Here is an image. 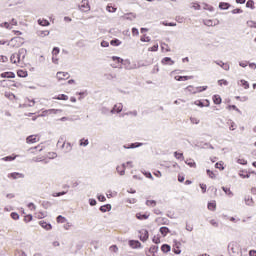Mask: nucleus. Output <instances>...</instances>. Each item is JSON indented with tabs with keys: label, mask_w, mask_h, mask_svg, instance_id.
Listing matches in <instances>:
<instances>
[{
	"label": "nucleus",
	"mask_w": 256,
	"mask_h": 256,
	"mask_svg": "<svg viewBox=\"0 0 256 256\" xmlns=\"http://www.w3.org/2000/svg\"><path fill=\"white\" fill-rule=\"evenodd\" d=\"M97 199L98 201H101V202L107 201V199L103 195H98Z\"/></svg>",
	"instance_id": "obj_63"
},
{
	"label": "nucleus",
	"mask_w": 256,
	"mask_h": 256,
	"mask_svg": "<svg viewBox=\"0 0 256 256\" xmlns=\"http://www.w3.org/2000/svg\"><path fill=\"white\" fill-rule=\"evenodd\" d=\"M245 203H246V205H248V206H251V205H253V198H245Z\"/></svg>",
	"instance_id": "obj_48"
},
{
	"label": "nucleus",
	"mask_w": 256,
	"mask_h": 256,
	"mask_svg": "<svg viewBox=\"0 0 256 256\" xmlns=\"http://www.w3.org/2000/svg\"><path fill=\"white\" fill-rule=\"evenodd\" d=\"M237 163H239L240 165H247V160L243 159V158H239L237 160Z\"/></svg>",
	"instance_id": "obj_52"
},
{
	"label": "nucleus",
	"mask_w": 256,
	"mask_h": 256,
	"mask_svg": "<svg viewBox=\"0 0 256 256\" xmlns=\"http://www.w3.org/2000/svg\"><path fill=\"white\" fill-rule=\"evenodd\" d=\"M39 225L45 229L46 231H51V229H53V227L51 226V224L45 222V221H40Z\"/></svg>",
	"instance_id": "obj_10"
},
{
	"label": "nucleus",
	"mask_w": 256,
	"mask_h": 256,
	"mask_svg": "<svg viewBox=\"0 0 256 256\" xmlns=\"http://www.w3.org/2000/svg\"><path fill=\"white\" fill-rule=\"evenodd\" d=\"M186 90L187 91H189V93H193V94H195V93H201V91L202 90H200V88H198V87H193V86H188L187 88H186Z\"/></svg>",
	"instance_id": "obj_13"
},
{
	"label": "nucleus",
	"mask_w": 256,
	"mask_h": 256,
	"mask_svg": "<svg viewBox=\"0 0 256 256\" xmlns=\"http://www.w3.org/2000/svg\"><path fill=\"white\" fill-rule=\"evenodd\" d=\"M227 125H230V127H229L230 131H235V129H237V125L235 124V122H233L231 120H229L227 122Z\"/></svg>",
	"instance_id": "obj_25"
},
{
	"label": "nucleus",
	"mask_w": 256,
	"mask_h": 256,
	"mask_svg": "<svg viewBox=\"0 0 256 256\" xmlns=\"http://www.w3.org/2000/svg\"><path fill=\"white\" fill-rule=\"evenodd\" d=\"M146 205H148V207H155V205H157V202H155L154 200H147Z\"/></svg>",
	"instance_id": "obj_41"
},
{
	"label": "nucleus",
	"mask_w": 256,
	"mask_h": 256,
	"mask_svg": "<svg viewBox=\"0 0 256 256\" xmlns=\"http://www.w3.org/2000/svg\"><path fill=\"white\" fill-rule=\"evenodd\" d=\"M149 239V232L147 230L140 231V241H147Z\"/></svg>",
	"instance_id": "obj_7"
},
{
	"label": "nucleus",
	"mask_w": 256,
	"mask_h": 256,
	"mask_svg": "<svg viewBox=\"0 0 256 256\" xmlns=\"http://www.w3.org/2000/svg\"><path fill=\"white\" fill-rule=\"evenodd\" d=\"M136 217L140 220V221H142L143 219H148L149 218V216H147V215H145V214H136Z\"/></svg>",
	"instance_id": "obj_44"
},
{
	"label": "nucleus",
	"mask_w": 256,
	"mask_h": 256,
	"mask_svg": "<svg viewBox=\"0 0 256 256\" xmlns=\"http://www.w3.org/2000/svg\"><path fill=\"white\" fill-rule=\"evenodd\" d=\"M11 217L14 219V221L19 220V214L17 212H12Z\"/></svg>",
	"instance_id": "obj_50"
},
{
	"label": "nucleus",
	"mask_w": 256,
	"mask_h": 256,
	"mask_svg": "<svg viewBox=\"0 0 256 256\" xmlns=\"http://www.w3.org/2000/svg\"><path fill=\"white\" fill-rule=\"evenodd\" d=\"M219 7L220 9H229V3L221 2Z\"/></svg>",
	"instance_id": "obj_47"
},
{
	"label": "nucleus",
	"mask_w": 256,
	"mask_h": 256,
	"mask_svg": "<svg viewBox=\"0 0 256 256\" xmlns=\"http://www.w3.org/2000/svg\"><path fill=\"white\" fill-rule=\"evenodd\" d=\"M46 113H48V115H57V113H63V110H61V109H48V110H46Z\"/></svg>",
	"instance_id": "obj_15"
},
{
	"label": "nucleus",
	"mask_w": 256,
	"mask_h": 256,
	"mask_svg": "<svg viewBox=\"0 0 256 256\" xmlns=\"http://www.w3.org/2000/svg\"><path fill=\"white\" fill-rule=\"evenodd\" d=\"M62 147L66 148V153H69V151H71V149H73V147L71 146V143H65L63 142Z\"/></svg>",
	"instance_id": "obj_27"
},
{
	"label": "nucleus",
	"mask_w": 256,
	"mask_h": 256,
	"mask_svg": "<svg viewBox=\"0 0 256 256\" xmlns=\"http://www.w3.org/2000/svg\"><path fill=\"white\" fill-rule=\"evenodd\" d=\"M129 245L132 247V249H139V247H141V242L137 240H130Z\"/></svg>",
	"instance_id": "obj_9"
},
{
	"label": "nucleus",
	"mask_w": 256,
	"mask_h": 256,
	"mask_svg": "<svg viewBox=\"0 0 256 256\" xmlns=\"http://www.w3.org/2000/svg\"><path fill=\"white\" fill-rule=\"evenodd\" d=\"M238 85H241V87H244V89H249V82L245 80H240V83Z\"/></svg>",
	"instance_id": "obj_30"
},
{
	"label": "nucleus",
	"mask_w": 256,
	"mask_h": 256,
	"mask_svg": "<svg viewBox=\"0 0 256 256\" xmlns=\"http://www.w3.org/2000/svg\"><path fill=\"white\" fill-rule=\"evenodd\" d=\"M174 79L176 81H189V79H193V76H175Z\"/></svg>",
	"instance_id": "obj_14"
},
{
	"label": "nucleus",
	"mask_w": 256,
	"mask_h": 256,
	"mask_svg": "<svg viewBox=\"0 0 256 256\" xmlns=\"http://www.w3.org/2000/svg\"><path fill=\"white\" fill-rule=\"evenodd\" d=\"M101 47H109V43L105 40L101 42Z\"/></svg>",
	"instance_id": "obj_64"
},
{
	"label": "nucleus",
	"mask_w": 256,
	"mask_h": 256,
	"mask_svg": "<svg viewBox=\"0 0 256 256\" xmlns=\"http://www.w3.org/2000/svg\"><path fill=\"white\" fill-rule=\"evenodd\" d=\"M36 217H37V219H43V218L47 217V212H38V213H36Z\"/></svg>",
	"instance_id": "obj_32"
},
{
	"label": "nucleus",
	"mask_w": 256,
	"mask_h": 256,
	"mask_svg": "<svg viewBox=\"0 0 256 256\" xmlns=\"http://www.w3.org/2000/svg\"><path fill=\"white\" fill-rule=\"evenodd\" d=\"M17 75L18 77H27V71L18 70Z\"/></svg>",
	"instance_id": "obj_42"
},
{
	"label": "nucleus",
	"mask_w": 256,
	"mask_h": 256,
	"mask_svg": "<svg viewBox=\"0 0 256 256\" xmlns=\"http://www.w3.org/2000/svg\"><path fill=\"white\" fill-rule=\"evenodd\" d=\"M28 209H31L32 211H35V209H37V206H35V205L33 204V202H30V203L28 204Z\"/></svg>",
	"instance_id": "obj_58"
},
{
	"label": "nucleus",
	"mask_w": 256,
	"mask_h": 256,
	"mask_svg": "<svg viewBox=\"0 0 256 256\" xmlns=\"http://www.w3.org/2000/svg\"><path fill=\"white\" fill-rule=\"evenodd\" d=\"M53 99H57L58 101H67L69 99V96L65 94H60L57 97H53Z\"/></svg>",
	"instance_id": "obj_17"
},
{
	"label": "nucleus",
	"mask_w": 256,
	"mask_h": 256,
	"mask_svg": "<svg viewBox=\"0 0 256 256\" xmlns=\"http://www.w3.org/2000/svg\"><path fill=\"white\" fill-rule=\"evenodd\" d=\"M161 251L163 253H169V251H171V246L169 244H164L161 246Z\"/></svg>",
	"instance_id": "obj_20"
},
{
	"label": "nucleus",
	"mask_w": 256,
	"mask_h": 256,
	"mask_svg": "<svg viewBox=\"0 0 256 256\" xmlns=\"http://www.w3.org/2000/svg\"><path fill=\"white\" fill-rule=\"evenodd\" d=\"M116 171H117V173H119V175H121V176L125 175V168H122V167L118 166V167L116 168Z\"/></svg>",
	"instance_id": "obj_39"
},
{
	"label": "nucleus",
	"mask_w": 256,
	"mask_h": 256,
	"mask_svg": "<svg viewBox=\"0 0 256 256\" xmlns=\"http://www.w3.org/2000/svg\"><path fill=\"white\" fill-rule=\"evenodd\" d=\"M25 106L26 107H35V100L31 99H26L25 101Z\"/></svg>",
	"instance_id": "obj_22"
},
{
	"label": "nucleus",
	"mask_w": 256,
	"mask_h": 256,
	"mask_svg": "<svg viewBox=\"0 0 256 256\" xmlns=\"http://www.w3.org/2000/svg\"><path fill=\"white\" fill-rule=\"evenodd\" d=\"M58 53H59V48L54 47L52 50V57H57Z\"/></svg>",
	"instance_id": "obj_49"
},
{
	"label": "nucleus",
	"mask_w": 256,
	"mask_h": 256,
	"mask_svg": "<svg viewBox=\"0 0 256 256\" xmlns=\"http://www.w3.org/2000/svg\"><path fill=\"white\" fill-rule=\"evenodd\" d=\"M162 64L163 65H174L175 61H172L171 58H169V57H165L164 59H162Z\"/></svg>",
	"instance_id": "obj_16"
},
{
	"label": "nucleus",
	"mask_w": 256,
	"mask_h": 256,
	"mask_svg": "<svg viewBox=\"0 0 256 256\" xmlns=\"http://www.w3.org/2000/svg\"><path fill=\"white\" fill-rule=\"evenodd\" d=\"M161 25H164L165 27H177V23H173V22L167 23L166 21L161 22Z\"/></svg>",
	"instance_id": "obj_29"
},
{
	"label": "nucleus",
	"mask_w": 256,
	"mask_h": 256,
	"mask_svg": "<svg viewBox=\"0 0 256 256\" xmlns=\"http://www.w3.org/2000/svg\"><path fill=\"white\" fill-rule=\"evenodd\" d=\"M112 61H118V63H123V59H121L120 57H117V56H113Z\"/></svg>",
	"instance_id": "obj_59"
},
{
	"label": "nucleus",
	"mask_w": 256,
	"mask_h": 256,
	"mask_svg": "<svg viewBox=\"0 0 256 256\" xmlns=\"http://www.w3.org/2000/svg\"><path fill=\"white\" fill-rule=\"evenodd\" d=\"M158 49H159V45L156 44V45L150 47V48L148 49V51H158Z\"/></svg>",
	"instance_id": "obj_60"
},
{
	"label": "nucleus",
	"mask_w": 256,
	"mask_h": 256,
	"mask_svg": "<svg viewBox=\"0 0 256 256\" xmlns=\"http://www.w3.org/2000/svg\"><path fill=\"white\" fill-rule=\"evenodd\" d=\"M142 145L143 143L136 142V143H132L129 146L124 145V149H137V147H141Z\"/></svg>",
	"instance_id": "obj_12"
},
{
	"label": "nucleus",
	"mask_w": 256,
	"mask_h": 256,
	"mask_svg": "<svg viewBox=\"0 0 256 256\" xmlns=\"http://www.w3.org/2000/svg\"><path fill=\"white\" fill-rule=\"evenodd\" d=\"M192 9H195V11H199V9H201V5L195 3L193 4Z\"/></svg>",
	"instance_id": "obj_61"
},
{
	"label": "nucleus",
	"mask_w": 256,
	"mask_h": 256,
	"mask_svg": "<svg viewBox=\"0 0 256 256\" xmlns=\"http://www.w3.org/2000/svg\"><path fill=\"white\" fill-rule=\"evenodd\" d=\"M221 67H222V69H224V71H229V69H230L229 64H227V63H222Z\"/></svg>",
	"instance_id": "obj_56"
},
{
	"label": "nucleus",
	"mask_w": 256,
	"mask_h": 256,
	"mask_svg": "<svg viewBox=\"0 0 256 256\" xmlns=\"http://www.w3.org/2000/svg\"><path fill=\"white\" fill-rule=\"evenodd\" d=\"M57 223H66L67 219L65 217H63L62 215H59L56 218Z\"/></svg>",
	"instance_id": "obj_34"
},
{
	"label": "nucleus",
	"mask_w": 256,
	"mask_h": 256,
	"mask_svg": "<svg viewBox=\"0 0 256 256\" xmlns=\"http://www.w3.org/2000/svg\"><path fill=\"white\" fill-rule=\"evenodd\" d=\"M170 232L169 228L167 227H161L160 228V233L162 235V237H167V234Z\"/></svg>",
	"instance_id": "obj_18"
},
{
	"label": "nucleus",
	"mask_w": 256,
	"mask_h": 256,
	"mask_svg": "<svg viewBox=\"0 0 256 256\" xmlns=\"http://www.w3.org/2000/svg\"><path fill=\"white\" fill-rule=\"evenodd\" d=\"M27 55V50L25 48L19 49L18 53H14L10 57L11 63L17 64L21 63L23 59H25V56Z\"/></svg>",
	"instance_id": "obj_1"
},
{
	"label": "nucleus",
	"mask_w": 256,
	"mask_h": 256,
	"mask_svg": "<svg viewBox=\"0 0 256 256\" xmlns=\"http://www.w3.org/2000/svg\"><path fill=\"white\" fill-rule=\"evenodd\" d=\"M110 251H113L114 253H117V251H119V248L115 245L110 247Z\"/></svg>",
	"instance_id": "obj_62"
},
{
	"label": "nucleus",
	"mask_w": 256,
	"mask_h": 256,
	"mask_svg": "<svg viewBox=\"0 0 256 256\" xmlns=\"http://www.w3.org/2000/svg\"><path fill=\"white\" fill-rule=\"evenodd\" d=\"M174 157H176L177 159H181V161L185 160V158L183 157V153L174 152Z\"/></svg>",
	"instance_id": "obj_38"
},
{
	"label": "nucleus",
	"mask_w": 256,
	"mask_h": 256,
	"mask_svg": "<svg viewBox=\"0 0 256 256\" xmlns=\"http://www.w3.org/2000/svg\"><path fill=\"white\" fill-rule=\"evenodd\" d=\"M190 122L193 124V125H199L200 123V120L196 117H190Z\"/></svg>",
	"instance_id": "obj_35"
},
{
	"label": "nucleus",
	"mask_w": 256,
	"mask_h": 256,
	"mask_svg": "<svg viewBox=\"0 0 256 256\" xmlns=\"http://www.w3.org/2000/svg\"><path fill=\"white\" fill-rule=\"evenodd\" d=\"M80 11H83L84 13H88V11H91V6L89 5V0H82L81 5H79Z\"/></svg>",
	"instance_id": "obj_2"
},
{
	"label": "nucleus",
	"mask_w": 256,
	"mask_h": 256,
	"mask_svg": "<svg viewBox=\"0 0 256 256\" xmlns=\"http://www.w3.org/2000/svg\"><path fill=\"white\" fill-rule=\"evenodd\" d=\"M218 85H225V86H227V85H229V82L227 81V80H219L218 81Z\"/></svg>",
	"instance_id": "obj_57"
},
{
	"label": "nucleus",
	"mask_w": 256,
	"mask_h": 256,
	"mask_svg": "<svg viewBox=\"0 0 256 256\" xmlns=\"http://www.w3.org/2000/svg\"><path fill=\"white\" fill-rule=\"evenodd\" d=\"M106 10L108 11V13H115V11H117V8L108 5L106 7Z\"/></svg>",
	"instance_id": "obj_46"
},
{
	"label": "nucleus",
	"mask_w": 256,
	"mask_h": 256,
	"mask_svg": "<svg viewBox=\"0 0 256 256\" xmlns=\"http://www.w3.org/2000/svg\"><path fill=\"white\" fill-rule=\"evenodd\" d=\"M135 14L130 13V14H126L123 16L124 19H127L128 21H133V19H135Z\"/></svg>",
	"instance_id": "obj_28"
},
{
	"label": "nucleus",
	"mask_w": 256,
	"mask_h": 256,
	"mask_svg": "<svg viewBox=\"0 0 256 256\" xmlns=\"http://www.w3.org/2000/svg\"><path fill=\"white\" fill-rule=\"evenodd\" d=\"M15 159H17V156H6L2 158V161H15Z\"/></svg>",
	"instance_id": "obj_40"
},
{
	"label": "nucleus",
	"mask_w": 256,
	"mask_h": 256,
	"mask_svg": "<svg viewBox=\"0 0 256 256\" xmlns=\"http://www.w3.org/2000/svg\"><path fill=\"white\" fill-rule=\"evenodd\" d=\"M186 165H189V167H196L195 161L189 159L185 161Z\"/></svg>",
	"instance_id": "obj_43"
},
{
	"label": "nucleus",
	"mask_w": 256,
	"mask_h": 256,
	"mask_svg": "<svg viewBox=\"0 0 256 256\" xmlns=\"http://www.w3.org/2000/svg\"><path fill=\"white\" fill-rule=\"evenodd\" d=\"M213 102L215 103V105H221V96L214 95L213 96Z\"/></svg>",
	"instance_id": "obj_24"
},
{
	"label": "nucleus",
	"mask_w": 256,
	"mask_h": 256,
	"mask_svg": "<svg viewBox=\"0 0 256 256\" xmlns=\"http://www.w3.org/2000/svg\"><path fill=\"white\" fill-rule=\"evenodd\" d=\"M228 251H231L234 255L239 253V244L237 242H230L228 244Z\"/></svg>",
	"instance_id": "obj_3"
},
{
	"label": "nucleus",
	"mask_w": 256,
	"mask_h": 256,
	"mask_svg": "<svg viewBox=\"0 0 256 256\" xmlns=\"http://www.w3.org/2000/svg\"><path fill=\"white\" fill-rule=\"evenodd\" d=\"M100 211H101L102 213H107V211H111V205H110V204H107V205L101 206V207H100Z\"/></svg>",
	"instance_id": "obj_21"
},
{
	"label": "nucleus",
	"mask_w": 256,
	"mask_h": 256,
	"mask_svg": "<svg viewBox=\"0 0 256 256\" xmlns=\"http://www.w3.org/2000/svg\"><path fill=\"white\" fill-rule=\"evenodd\" d=\"M222 190L228 195V197H233V192L231 191V189L222 187Z\"/></svg>",
	"instance_id": "obj_31"
},
{
	"label": "nucleus",
	"mask_w": 256,
	"mask_h": 256,
	"mask_svg": "<svg viewBox=\"0 0 256 256\" xmlns=\"http://www.w3.org/2000/svg\"><path fill=\"white\" fill-rule=\"evenodd\" d=\"M207 175L210 177V179H215V173L211 170H207Z\"/></svg>",
	"instance_id": "obj_54"
},
{
	"label": "nucleus",
	"mask_w": 256,
	"mask_h": 256,
	"mask_svg": "<svg viewBox=\"0 0 256 256\" xmlns=\"http://www.w3.org/2000/svg\"><path fill=\"white\" fill-rule=\"evenodd\" d=\"M208 209L209 211H215V209H217V204L215 203V201L208 203Z\"/></svg>",
	"instance_id": "obj_23"
},
{
	"label": "nucleus",
	"mask_w": 256,
	"mask_h": 256,
	"mask_svg": "<svg viewBox=\"0 0 256 256\" xmlns=\"http://www.w3.org/2000/svg\"><path fill=\"white\" fill-rule=\"evenodd\" d=\"M49 35V31L45 30V31H39L38 32V36L39 37H47Z\"/></svg>",
	"instance_id": "obj_37"
},
{
	"label": "nucleus",
	"mask_w": 256,
	"mask_h": 256,
	"mask_svg": "<svg viewBox=\"0 0 256 256\" xmlns=\"http://www.w3.org/2000/svg\"><path fill=\"white\" fill-rule=\"evenodd\" d=\"M215 167H216V169H220L221 171H223V169H225V167H223V164H222V163H219V162H217V163L215 164Z\"/></svg>",
	"instance_id": "obj_55"
},
{
	"label": "nucleus",
	"mask_w": 256,
	"mask_h": 256,
	"mask_svg": "<svg viewBox=\"0 0 256 256\" xmlns=\"http://www.w3.org/2000/svg\"><path fill=\"white\" fill-rule=\"evenodd\" d=\"M45 159L43 158V157H34L33 159H32V161H34V163H39V162H41V161H44Z\"/></svg>",
	"instance_id": "obj_51"
},
{
	"label": "nucleus",
	"mask_w": 256,
	"mask_h": 256,
	"mask_svg": "<svg viewBox=\"0 0 256 256\" xmlns=\"http://www.w3.org/2000/svg\"><path fill=\"white\" fill-rule=\"evenodd\" d=\"M2 79H15V73L13 72H4L1 74Z\"/></svg>",
	"instance_id": "obj_8"
},
{
	"label": "nucleus",
	"mask_w": 256,
	"mask_h": 256,
	"mask_svg": "<svg viewBox=\"0 0 256 256\" xmlns=\"http://www.w3.org/2000/svg\"><path fill=\"white\" fill-rule=\"evenodd\" d=\"M123 111V104L119 103L114 105L113 109L110 111V113L115 114V113H121Z\"/></svg>",
	"instance_id": "obj_6"
},
{
	"label": "nucleus",
	"mask_w": 256,
	"mask_h": 256,
	"mask_svg": "<svg viewBox=\"0 0 256 256\" xmlns=\"http://www.w3.org/2000/svg\"><path fill=\"white\" fill-rule=\"evenodd\" d=\"M38 25H41L42 27H49L50 23L48 22V20L38 19Z\"/></svg>",
	"instance_id": "obj_19"
},
{
	"label": "nucleus",
	"mask_w": 256,
	"mask_h": 256,
	"mask_svg": "<svg viewBox=\"0 0 256 256\" xmlns=\"http://www.w3.org/2000/svg\"><path fill=\"white\" fill-rule=\"evenodd\" d=\"M37 141H39V139L36 135H30L26 138V143H37Z\"/></svg>",
	"instance_id": "obj_11"
},
{
	"label": "nucleus",
	"mask_w": 256,
	"mask_h": 256,
	"mask_svg": "<svg viewBox=\"0 0 256 256\" xmlns=\"http://www.w3.org/2000/svg\"><path fill=\"white\" fill-rule=\"evenodd\" d=\"M8 178L9 179H24L25 174L19 173V172H13V173L8 174Z\"/></svg>",
	"instance_id": "obj_4"
},
{
	"label": "nucleus",
	"mask_w": 256,
	"mask_h": 256,
	"mask_svg": "<svg viewBox=\"0 0 256 256\" xmlns=\"http://www.w3.org/2000/svg\"><path fill=\"white\" fill-rule=\"evenodd\" d=\"M0 27H4L5 29H13V27H11V24H9V22H4L0 24Z\"/></svg>",
	"instance_id": "obj_45"
},
{
	"label": "nucleus",
	"mask_w": 256,
	"mask_h": 256,
	"mask_svg": "<svg viewBox=\"0 0 256 256\" xmlns=\"http://www.w3.org/2000/svg\"><path fill=\"white\" fill-rule=\"evenodd\" d=\"M204 25L207 27H215V22H213V20H205Z\"/></svg>",
	"instance_id": "obj_33"
},
{
	"label": "nucleus",
	"mask_w": 256,
	"mask_h": 256,
	"mask_svg": "<svg viewBox=\"0 0 256 256\" xmlns=\"http://www.w3.org/2000/svg\"><path fill=\"white\" fill-rule=\"evenodd\" d=\"M56 77L58 81H65V79H69L70 75L67 72H57Z\"/></svg>",
	"instance_id": "obj_5"
},
{
	"label": "nucleus",
	"mask_w": 256,
	"mask_h": 256,
	"mask_svg": "<svg viewBox=\"0 0 256 256\" xmlns=\"http://www.w3.org/2000/svg\"><path fill=\"white\" fill-rule=\"evenodd\" d=\"M110 45H112L113 47H119V45H121V41L119 39L111 40Z\"/></svg>",
	"instance_id": "obj_26"
},
{
	"label": "nucleus",
	"mask_w": 256,
	"mask_h": 256,
	"mask_svg": "<svg viewBox=\"0 0 256 256\" xmlns=\"http://www.w3.org/2000/svg\"><path fill=\"white\" fill-rule=\"evenodd\" d=\"M80 145H81L82 147H87V145H89V140H88V139H85V138L81 139V140H80Z\"/></svg>",
	"instance_id": "obj_36"
},
{
	"label": "nucleus",
	"mask_w": 256,
	"mask_h": 256,
	"mask_svg": "<svg viewBox=\"0 0 256 256\" xmlns=\"http://www.w3.org/2000/svg\"><path fill=\"white\" fill-rule=\"evenodd\" d=\"M247 25H248L249 27H251V28L256 29V22H254V21H248V22H247Z\"/></svg>",
	"instance_id": "obj_53"
}]
</instances>
